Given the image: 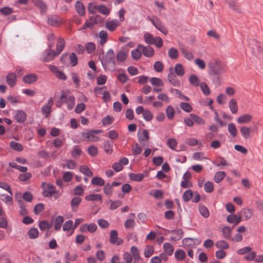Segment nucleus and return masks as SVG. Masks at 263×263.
<instances>
[{
	"label": "nucleus",
	"mask_w": 263,
	"mask_h": 263,
	"mask_svg": "<svg viewBox=\"0 0 263 263\" xmlns=\"http://www.w3.org/2000/svg\"><path fill=\"white\" fill-rule=\"evenodd\" d=\"M85 200L87 201H100L102 202V196L100 194H90L86 196Z\"/></svg>",
	"instance_id": "obj_35"
},
{
	"label": "nucleus",
	"mask_w": 263,
	"mask_h": 263,
	"mask_svg": "<svg viewBox=\"0 0 263 263\" xmlns=\"http://www.w3.org/2000/svg\"><path fill=\"white\" fill-rule=\"evenodd\" d=\"M127 58V53L123 51H120L116 55V59L119 62L124 61Z\"/></svg>",
	"instance_id": "obj_60"
},
{
	"label": "nucleus",
	"mask_w": 263,
	"mask_h": 263,
	"mask_svg": "<svg viewBox=\"0 0 263 263\" xmlns=\"http://www.w3.org/2000/svg\"><path fill=\"white\" fill-rule=\"evenodd\" d=\"M60 60L61 62L66 65L71 64L72 66H75L78 63V58L74 53L63 54Z\"/></svg>",
	"instance_id": "obj_3"
},
{
	"label": "nucleus",
	"mask_w": 263,
	"mask_h": 263,
	"mask_svg": "<svg viewBox=\"0 0 263 263\" xmlns=\"http://www.w3.org/2000/svg\"><path fill=\"white\" fill-rule=\"evenodd\" d=\"M149 82L152 85L156 86H163L164 83L163 81L158 78L153 77L149 80Z\"/></svg>",
	"instance_id": "obj_47"
},
{
	"label": "nucleus",
	"mask_w": 263,
	"mask_h": 263,
	"mask_svg": "<svg viewBox=\"0 0 263 263\" xmlns=\"http://www.w3.org/2000/svg\"><path fill=\"white\" fill-rule=\"evenodd\" d=\"M180 107L183 111L186 112H190L193 110L192 107L188 103L181 102L180 104Z\"/></svg>",
	"instance_id": "obj_52"
},
{
	"label": "nucleus",
	"mask_w": 263,
	"mask_h": 263,
	"mask_svg": "<svg viewBox=\"0 0 263 263\" xmlns=\"http://www.w3.org/2000/svg\"><path fill=\"white\" fill-rule=\"evenodd\" d=\"M153 25L163 34L166 35L168 33L167 28L164 26L162 22L157 17L148 18Z\"/></svg>",
	"instance_id": "obj_6"
},
{
	"label": "nucleus",
	"mask_w": 263,
	"mask_h": 263,
	"mask_svg": "<svg viewBox=\"0 0 263 263\" xmlns=\"http://www.w3.org/2000/svg\"><path fill=\"white\" fill-rule=\"evenodd\" d=\"M37 80V77L35 74H29L23 77V81L27 84H31Z\"/></svg>",
	"instance_id": "obj_25"
},
{
	"label": "nucleus",
	"mask_w": 263,
	"mask_h": 263,
	"mask_svg": "<svg viewBox=\"0 0 263 263\" xmlns=\"http://www.w3.org/2000/svg\"><path fill=\"white\" fill-rule=\"evenodd\" d=\"M240 132L242 137L246 139L251 138V130L249 127L242 126L239 127Z\"/></svg>",
	"instance_id": "obj_20"
},
{
	"label": "nucleus",
	"mask_w": 263,
	"mask_h": 263,
	"mask_svg": "<svg viewBox=\"0 0 263 263\" xmlns=\"http://www.w3.org/2000/svg\"><path fill=\"white\" fill-rule=\"evenodd\" d=\"M76 8L77 12L81 16H83L85 14V8L83 4L79 1H77L76 3Z\"/></svg>",
	"instance_id": "obj_26"
},
{
	"label": "nucleus",
	"mask_w": 263,
	"mask_h": 263,
	"mask_svg": "<svg viewBox=\"0 0 263 263\" xmlns=\"http://www.w3.org/2000/svg\"><path fill=\"white\" fill-rule=\"evenodd\" d=\"M178 51L175 48H171L168 51V57L172 59H176L178 57Z\"/></svg>",
	"instance_id": "obj_56"
},
{
	"label": "nucleus",
	"mask_w": 263,
	"mask_h": 263,
	"mask_svg": "<svg viewBox=\"0 0 263 263\" xmlns=\"http://www.w3.org/2000/svg\"><path fill=\"white\" fill-rule=\"evenodd\" d=\"M199 211L201 215L204 218H208L209 216L210 213L208 208L201 204H199L198 206Z\"/></svg>",
	"instance_id": "obj_38"
},
{
	"label": "nucleus",
	"mask_w": 263,
	"mask_h": 263,
	"mask_svg": "<svg viewBox=\"0 0 263 263\" xmlns=\"http://www.w3.org/2000/svg\"><path fill=\"white\" fill-rule=\"evenodd\" d=\"M228 130L233 137L236 136L237 134V130L236 125L233 123H230L228 124Z\"/></svg>",
	"instance_id": "obj_36"
},
{
	"label": "nucleus",
	"mask_w": 263,
	"mask_h": 263,
	"mask_svg": "<svg viewBox=\"0 0 263 263\" xmlns=\"http://www.w3.org/2000/svg\"><path fill=\"white\" fill-rule=\"evenodd\" d=\"M10 146L13 150L18 152H21L23 149L22 145L21 143L16 142L14 141H12L10 142Z\"/></svg>",
	"instance_id": "obj_37"
},
{
	"label": "nucleus",
	"mask_w": 263,
	"mask_h": 263,
	"mask_svg": "<svg viewBox=\"0 0 263 263\" xmlns=\"http://www.w3.org/2000/svg\"><path fill=\"white\" fill-rule=\"evenodd\" d=\"M193 196V193L191 190L186 191L183 195V199L184 201L187 202Z\"/></svg>",
	"instance_id": "obj_62"
},
{
	"label": "nucleus",
	"mask_w": 263,
	"mask_h": 263,
	"mask_svg": "<svg viewBox=\"0 0 263 263\" xmlns=\"http://www.w3.org/2000/svg\"><path fill=\"white\" fill-rule=\"evenodd\" d=\"M175 113V110L172 106L169 105L166 108V115L167 118L169 120H172L174 118Z\"/></svg>",
	"instance_id": "obj_43"
},
{
	"label": "nucleus",
	"mask_w": 263,
	"mask_h": 263,
	"mask_svg": "<svg viewBox=\"0 0 263 263\" xmlns=\"http://www.w3.org/2000/svg\"><path fill=\"white\" fill-rule=\"evenodd\" d=\"M51 49L49 48V49L45 50L42 53L40 57L41 60L45 62H49L58 55L56 52Z\"/></svg>",
	"instance_id": "obj_7"
},
{
	"label": "nucleus",
	"mask_w": 263,
	"mask_h": 263,
	"mask_svg": "<svg viewBox=\"0 0 263 263\" xmlns=\"http://www.w3.org/2000/svg\"><path fill=\"white\" fill-rule=\"evenodd\" d=\"M181 51L184 57L189 60H191L194 58L193 53L185 48H181Z\"/></svg>",
	"instance_id": "obj_64"
},
{
	"label": "nucleus",
	"mask_w": 263,
	"mask_h": 263,
	"mask_svg": "<svg viewBox=\"0 0 263 263\" xmlns=\"http://www.w3.org/2000/svg\"><path fill=\"white\" fill-rule=\"evenodd\" d=\"M41 186L43 190V195L44 197L51 196L56 192L55 187L50 183L43 182Z\"/></svg>",
	"instance_id": "obj_5"
},
{
	"label": "nucleus",
	"mask_w": 263,
	"mask_h": 263,
	"mask_svg": "<svg viewBox=\"0 0 263 263\" xmlns=\"http://www.w3.org/2000/svg\"><path fill=\"white\" fill-rule=\"evenodd\" d=\"M56 37L55 36L54 34L51 32L47 34V39L48 41V47L49 48H51L54 45V41Z\"/></svg>",
	"instance_id": "obj_55"
},
{
	"label": "nucleus",
	"mask_w": 263,
	"mask_h": 263,
	"mask_svg": "<svg viewBox=\"0 0 263 263\" xmlns=\"http://www.w3.org/2000/svg\"><path fill=\"white\" fill-rule=\"evenodd\" d=\"M82 199L81 198L76 197L73 198L71 201V206L73 211H76L79 205L80 204Z\"/></svg>",
	"instance_id": "obj_32"
},
{
	"label": "nucleus",
	"mask_w": 263,
	"mask_h": 263,
	"mask_svg": "<svg viewBox=\"0 0 263 263\" xmlns=\"http://www.w3.org/2000/svg\"><path fill=\"white\" fill-rule=\"evenodd\" d=\"M48 68L57 78L63 80L66 79L65 74L62 71L59 70L57 66L49 65Z\"/></svg>",
	"instance_id": "obj_11"
},
{
	"label": "nucleus",
	"mask_w": 263,
	"mask_h": 263,
	"mask_svg": "<svg viewBox=\"0 0 263 263\" xmlns=\"http://www.w3.org/2000/svg\"><path fill=\"white\" fill-rule=\"evenodd\" d=\"M228 4L229 7L236 11V12H240L241 11L239 6L236 3V0H225Z\"/></svg>",
	"instance_id": "obj_30"
},
{
	"label": "nucleus",
	"mask_w": 263,
	"mask_h": 263,
	"mask_svg": "<svg viewBox=\"0 0 263 263\" xmlns=\"http://www.w3.org/2000/svg\"><path fill=\"white\" fill-rule=\"evenodd\" d=\"M154 249L152 246H147L144 250V256L145 257H149L154 253Z\"/></svg>",
	"instance_id": "obj_63"
},
{
	"label": "nucleus",
	"mask_w": 263,
	"mask_h": 263,
	"mask_svg": "<svg viewBox=\"0 0 263 263\" xmlns=\"http://www.w3.org/2000/svg\"><path fill=\"white\" fill-rule=\"evenodd\" d=\"M91 184L95 185L102 186L105 184V180L101 177H95L92 178Z\"/></svg>",
	"instance_id": "obj_42"
},
{
	"label": "nucleus",
	"mask_w": 263,
	"mask_h": 263,
	"mask_svg": "<svg viewBox=\"0 0 263 263\" xmlns=\"http://www.w3.org/2000/svg\"><path fill=\"white\" fill-rule=\"evenodd\" d=\"M109 241L110 243L117 245H120L123 243V240L118 237V232L116 230L110 231Z\"/></svg>",
	"instance_id": "obj_9"
},
{
	"label": "nucleus",
	"mask_w": 263,
	"mask_h": 263,
	"mask_svg": "<svg viewBox=\"0 0 263 263\" xmlns=\"http://www.w3.org/2000/svg\"><path fill=\"white\" fill-rule=\"evenodd\" d=\"M209 73L213 75H218L225 71L224 64L219 60L214 59L208 64Z\"/></svg>",
	"instance_id": "obj_2"
},
{
	"label": "nucleus",
	"mask_w": 263,
	"mask_h": 263,
	"mask_svg": "<svg viewBox=\"0 0 263 263\" xmlns=\"http://www.w3.org/2000/svg\"><path fill=\"white\" fill-rule=\"evenodd\" d=\"M103 191L104 194L110 197L112 195L113 188L112 185L110 183H106L104 187Z\"/></svg>",
	"instance_id": "obj_49"
},
{
	"label": "nucleus",
	"mask_w": 263,
	"mask_h": 263,
	"mask_svg": "<svg viewBox=\"0 0 263 263\" xmlns=\"http://www.w3.org/2000/svg\"><path fill=\"white\" fill-rule=\"evenodd\" d=\"M175 257L177 260H182L185 257V253L182 250H177L175 252Z\"/></svg>",
	"instance_id": "obj_50"
},
{
	"label": "nucleus",
	"mask_w": 263,
	"mask_h": 263,
	"mask_svg": "<svg viewBox=\"0 0 263 263\" xmlns=\"http://www.w3.org/2000/svg\"><path fill=\"white\" fill-rule=\"evenodd\" d=\"M97 24L96 20L93 17H90L89 19L85 22L83 26V29H85L87 28H92L95 24Z\"/></svg>",
	"instance_id": "obj_34"
},
{
	"label": "nucleus",
	"mask_w": 263,
	"mask_h": 263,
	"mask_svg": "<svg viewBox=\"0 0 263 263\" xmlns=\"http://www.w3.org/2000/svg\"><path fill=\"white\" fill-rule=\"evenodd\" d=\"M141 48H138V46L136 49L133 50L131 52L132 58L136 60L140 59L141 57Z\"/></svg>",
	"instance_id": "obj_41"
},
{
	"label": "nucleus",
	"mask_w": 263,
	"mask_h": 263,
	"mask_svg": "<svg viewBox=\"0 0 263 263\" xmlns=\"http://www.w3.org/2000/svg\"><path fill=\"white\" fill-rule=\"evenodd\" d=\"M163 248L165 253L167 255H172L174 252V248L173 246L168 242H165L163 245Z\"/></svg>",
	"instance_id": "obj_29"
},
{
	"label": "nucleus",
	"mask_w": 263,
	"mask_h": 263,
	"mask_svg": "<svg viewBox=\"0 0 263 263\" xmlns=\"http://www.w3.org/2000/svg\"><path fill=\"white\" fill-rule=\"evenodd\" d=\"M176 73L179 76H182L184 74V69L181 64H177L175 66Z\"/></svg>",
	"instance_id": "obj_51"
},
{
	"label": "nucleus",
	"mask_w": 263,
	"mask_h": 263,
	"mask_svg": "<svg viewBox=\"0 0 263 263\" xmlns=\"http://www.w3.org/2000/svg\"><path fill=\"white\" fill-rule=\"evenodd\" d=\"M120 25V22L117 20H113L107 21L106 23V28L110 31H113L116 29Z\"/></svg>",
	"instance_id": "obj_19"
},
{
	"label": "nucleus",
	"mask_w": 263,
	"mask_h": 263,
	"mask_svg": "<svg viewBox=\"0 0 263 263\" xmlns=\"http://www.w3.org/2000/svg\"><path fill=\"white\" fill-rule=\"evenodd\" d=\"M183 231L181 229H178L172 232L171 240L176 241L180 239L182 237Z\"/></svg>",
	"instance_id": "obj_27"
},
{
	"label": "nucleus",
	"mask_w": 263,
	"mask_h": 263,
	"mask_svg": "<svg viewBox=\"0 0 263 263\" xmlns=\"http://www.w3.org/2000/svg\"><path fill=\"white\" fill-rule=\"evenodd\" d=\"M79 170L82 173L88 177H91L93 175L92 172L87 165L80 166Z\"/></svg>",
	"instance_id": "obj_33"
},
{
	"label": "nucleus",
	"mask_w": 263,
	"mask_h": 263,
	"mask_svg": "<svg viewBox=\"0 0 263 263\" xmlns=\"http://www.w3.org/2000/svg\"><path fill=\"white\" fill-rule=\"evenodd\" d=\"M28 235L31 239L36 238L39 235V231L36 228H31L28 232Z\"/></svg>",
	"instance_id": "obj_53"
},
{
	"label": "nucleus",
	"mask_w": 263,
	"mask_h": 263,
	"mask_svg": "<svg viewBox=\"0 0 263 263\" xmlns=\"http://www.w3.org/2000/svg\"><path fill=\"white\" fill-rule=\"evenodd\" d=\"M149 139L148 132L146 130H144L141 134L138 135L139 142L142 146H145L148 144Z\"/></svg>",
	"instance_id": "obj_14"
},
{
	"label": "nucleus",
	"mask_w": 263,
	"mask_h": 263,
	"mask_svg": "<svg viewBox=\"0 0 263 263\" xmlns=\"http://www.w3.org/2000/svg\"><path fill=\"white\" fill-rule=\"evenodd\" d=\"M229 108L232 114H236L238 110L237 103L235 99H232L229 103Z\"/></svg>",
	"instance_id": "obj_28"
},
{
	"label": "nucleus",
	"mask_w": 263,
	"mask_h": 263,
	"mask_svg": "<svg viewBox=\"0 0 263 263\" xmlns=\"http://www.w3.org/2000/svg\"><path fill=\"white\" fill-rule=\"evenodd\" d=\"M65 41L64 40L62 37H59L57 40V47H56V53L57 54H59L63 50L65 47Z\"/></svg>",
	"instance_id": "obj_23"
},
{
	"label": "nucleus",
	"mask_w": 263,
	"mask_h": 263,
	"mask_svg": "<svg viewBox=\"0 0 263 263\" xmlns=\"http://www.w3.org/2000/svg\"><path fill=\"white\" fill-rule=\"evenodd\" d=\"M99 37L100 38V43L103 46L107 41L108 39V34L106 31L102 30L99 33Z\"/></svg>",
	"instance_id": "obj_45"
},
{
	"label": "nucleus",
	"mask_w": 263,
	"mask_h": 263,
	"mask_svg": "<svg viewBox=\"0 0 263 263\" xmlns=\"http://www.w3.org/2000/svg\"><path fill=\"white\" fill-rule=\"evenodd\" d=\"M200 88L203 93L205 96H209L210 93V90L207 84L205 82H202L200 84Z\"/></svg>",
	"instance_id": "obj_58"
},
{
	"label": "nucleus",
	"mask_w": 263,
	"mask_h": 263,
	"mask_svg": "<svg viewBox=\"0 0 263 263\" xmlns=\"http://www.w3.org/2000/svg\"><path fill=\"white\" fill-rule=\"evenodd\" d=\"M215 246L217 248L222 249H227L229 248L228 243L225 240L217 241L215 243Z\"/></svg>",
	"instance_id": "obj_54"
},
{
	"label": "nucleus",
	"mask_w": 263,
	"mask_h": 263,
	"mask_svg": "<svg viewBox=\"0 0 263 263\" xmlns=\"http://www.w3.org/2000/svg\"><path fill=\"white\" fill-rule=\"evenodd\" d=\"M97 230V226L94 223H91L89 224L85 223L82 224L80 227V231L82 233H94Z\"/></svg>",
	"instance_id": "obj_8"
},
{
	"label": "nucleus",
	"mask_w": 263,
	"mask_h": 263,
	"mask_svg": "<svg viewBox=\"0 0 263 263\" xmlns=\"http://www.w3.org/2000/svg\"><path fill=\"white\" fill-rule=\"evenodd\" d=\"M112 143L106 140L104 142V149L106 153L110 154L112 152Z\"/></svg>",
	"instance_id": "obj_39"
},
{
	"label": "nucleus",
	"mask_w": 263,
	"mask_h": 263,
	"mask_svg": "<svg viewBox=\"0 0 263 263\" xmlns=\"http://www.w3.org/2000/svg\"><path fill=\"white\" fill-rule=\"evenodd\" d=\"M167 79L169 82L174 86H179L180 85V81L177 78L172 69L168 74Z\"/></svg>",
	"instance_id": "obj_15"
},
{
	"label": "nucleus",
	"mask_w": 263,
	"mask_h": 263,
	"mask_svg": "<svg viewBox=\"0 0 263 263\" xmlns=\"http://www.w3.org/2000/svg\"><path fill=\"white\" fill-rule=\"evenodd\" d=\"M192 117H193L192 119L196 124L203 125L205 124L204 120L196 114H193Z\"/></svg>",
	"instance_id": "obj_57"
},
{
	"label": "nucleus",
	"mask_w": 263,
	"mask_h": 263,
	"mask_svg": "<svg viewBox=\"0 0 263 263\" xmlns=\"http://www.w3.org/2000/svg\"><path fill=\"white\" fill-rule=\"evenodd\" d=\"M227 220L229 223H235L236 225L241 221V217L240 215L239 216L235 214L230 215L227 217Z\"/></svg>",
	"instance_id": "obj_22"
},
{
	"label": "nucleus",
	"mask_w": 263,
	"mask_h": 263,
	"mask_svg": "<svg viewBox=\"0 0 263 263\" xmlns=\"http://www.w3.org/2000/svg\"><path fill=\"white\" fill-rule=\"evenodd\" d=\"M14 113V117L16 122L18 123H23L26 121L27 119V114L24 111L22 110H16Z\"/></svg>",
	"instance_id": "obj_10"
},
{
	"label": "nucleus",
	"mask_w": 263,
	"mask_h": 263,
	"mask_svg": "<svg viewBox=\"0 0 263 263\" xmlns=\"http://www.w3.org/2000/svg\"><path fill=\"white\" fill-rule=\"evenodd\" d=\"M101 132V130H92L83 132L82 134V138L84 140L96 142L99 140V138L95 135V133L98 134Z\"/></svg>",
	"instance_id": "obj_4"
},
{
	"label": "nucleus",
	"mask_w": 263,
	"mask_h": 263,
	"mask_svg": "<svg viewBox=\"0 0 263 263\" xmlns=\"http://www.w3.org/2000/svg\"><path fill=\"white\" fill-rule=\"evenodd\" d=\"M144 177V174H134L132 173L130 175V178L136 181H141L143 180Z\"/></svg>",
	"instance_id": "obj_59"
},
{
	"label": "nucleus",
	"mask_w": 263,
	"mask_h": 263,
	"mask_svg": "<svg viewBox=\"0 0 263 263\" xmlns=\"http://www.w3.org/2000/svg\"><path fill=\"white\" fill-rule=\"evenodd\" d=\"M254 214V210L252 209L243 208L240 212L241 219L247 220L250 219Z\"/></svg>",
	"instance_id": "obj_12"
},
{
	"label": "nucleus",
	"mask_w": 263,
	"mask_h": 263,
	"mask_svg": "<svg viewBox=\"0 0 263 263\" xmlns=\"http://www.w3.org/2000/svg\"><path fill=\"white\" fill-rule=\"evenodd\" d=\"M6 81L10 87H13L16 83V75L11 72L9 73L6 77Z\"/></svg>",
	"instance_id": "obj_21"
},
{
	"label": "nucleus",
	"mask_w": 263,
	"mask_h": 263,
	"mask_svg": "<svg viewBox=\"0 0 263 263\" xmlns=\"http://www.w3.org/2000/svg\"><path fill=\"white\" fill-rule=\"evenodd\" d=\"M7 101L12 105H14L21 102L19 97L10 96L7 97Z\"/></svg>",
	"instance_id": "obj_61"
},
{
	"label": "nucleus",
	"mask_w": 263,
	"mask_h": 263,
	"mask_svg": "<svg viewBox=\"0 0 263 263\" xmlns=\"http://www.w3.org/2000/svg\"><path fill=\"white\" fill-rule=\"evenodd\" d=\"M34 4L39 7L42 12L46 10L47 6L42 0H32Z\"/></svg>",
	"instance_id": "obj_46"
},
{
	"label": "nucleus",
	"mask_w": 263,
	"mask_h": 263,
	"mask_svg": "<svg viewBox=\"0 0 263 263\" xmlns=\"http://www.w3.org/2000/svg\"><path fill=\"white\" fill-rule=\"evenodd\" d=\"M143 37L146 44L148 45H153L155 37L151 33L147 32L144 34Z\"/></svg>",
	"instance_id": "obj_40"
},
{
	"label": "nucleus",
	"mask_w": 263,
	"mask_h": 263,
	"mask_svg": "<svg viewBox=\"0 0 263 263\" xmlns=\"http://www.w3.org/2000/svg\"><path fill=\"white\" fill-rule=\"evenodd\" d=\"M138 48H141L143 55L146 57H152L154 54V50L151 46L139 45Z\"/></svg>",
	"instance_id": "obj_16"
},
{
	"label": "nucleus",
	"mask_w": 263,
	"mask_h": 263,
	"mask_svg": "<svg viewBox=\"0 0 263 263\" xmlns=\"http://www.w3.org/2000/svg\"><path fill=\"white\" fill-rule=\"evenodd\" d=\"M226 176V173L223 171L217 172L214 176V181L216 183L220 182Z\"/></svg>",
	"instance_id": "obj_24"
},
{
	"label": "nucleus",
	"mask_w": 263,
	"mask_h": 263,
	"mask_svg": "<svg viewBox=\"0 0 263 263\" xmlns=\"http://www.w3.org/2000/svg\"><path fill=\"white\" fill-rule=\"evenodd\" d=\"M253 117L251 115L244 114L238 118H237L236 121L238 124H248L251 122Z\"/></svg>",
	"instance_id": "obj_18"
},
{
	"label": "nucleus",
	"mask_w": 263,
	"mask_h": 263,
	"mask_svg": "<svg viewBox=\"0 0 263 263\" xmlns=\"http://www.w3.org/2000/svg\"><path fill=\"white\" fill-rule=\"evenodd\" d=\"M63 104H66L69 110H71L75 105V98L69 90L61 92L60 100L57 103L56 106L60 107Z\"/></svg>",
	"instance_id": "obj_1"
},
{
	"label": "nucleus",
	"mask_w": 263,
	"mask_h": 263,
	"mask_svg": "<svg viewBox=\"0 0 263 263\" xmlns=\"http://www.w3.org/2000/svg\"><path fill=\"white\" fill-rule=\"evenodd\" d=\"M189 81L191 84L194 86L200 85V80L195 74L191 75L189 78Z\"/></svg>",
	"instance_id": "obj_48"
},
{
	"label": "nucleus",
	"mask_w": 263,
	"mask_h": 263,
	"mask_svg": "<svg viewBox=\"0 0 263 263\" xmlns=\"http://www.w3.org/2000/svg\"><path fill=\"white\" fill-rule=\"evenodd\" d=\"M64 217L62 216H58L56 217L54 221V229L59 231L64 222Z\"/></svg>",
	"instance_id": "obj_31"
},
{
	"label": "nucleus",
	"mask_w": 263,
	"mask_h": 263,
	"mask_svg": "<svg viewBox=\"0 0 263 263\" xmlns=\"http://www.w3.org/2000/svg\"><path fill=\"white\" fill-rule=\"evenodd\" d=\"M61 23L62 19L57 15H51L48 17V23L52 26H58Z\"/></svg>",
	"instance_id": "obj_17"
},
{
	"label": "nucleus",
	"mask_w": 263,
	"mask_h": 263,
	"mask_svg": "<svg viewBox=\"0 0 263 263\" xmlns=\"http://www.w3.org/2000/svg\"><path fill=\"white\" fill-rule=\"evenodd\" d=\"M196 241H198L197 239L186 238L183 239L182 244L185 246H193L195 245Z\"/></svg>",
	"instance_id": "obj_44"
},
{
	"label": "nucleus",
	"mask_w": 263,
	"mask_h": 263,
	"mask_svg": "<svg viewBox=\"0 0 263 263\" xmlns=\"http://www.w3.org/2000/svg\"><path fill=\"white\" fill-rule=\"evenodd\" d=\"M53 105V99L50 98L46 105H45L42 107V113L45 115V117H48L50 114L51 108Z\"/></svg>",
	"instance_id": "obj_13"
}]
</instances>
